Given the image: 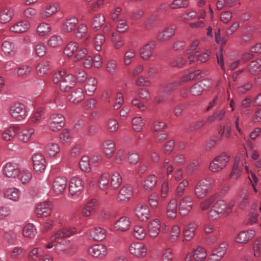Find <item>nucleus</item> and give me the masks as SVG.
I'll use <instances>...</instances> for the list:
<instances>
[{
	"instance_id": "48",
	"label": "nucleus",
	"mask_w": 261,
	"mask_h": 261,
	"mask_svg": "<svg viewBox=\"0 0 261 261\" xmlns=\"http://www.w3.org/2000/svg\"><path fill=\"white\" fill-rule=\"evenodd\" d=\"M15 45L12 42L5 41L2 45L3 51L7 55H13L15 52Z\"/></svg>"
},
{
	"instance_id": "20",
	"label": "nucleus",
	"mask_w": 261,
	"mask_h": 261,
	"mask_svg": "<svg viewBox=\"0 0 261 261\" xmlns=\"http://www.w3.org/2000/svg\"><path fill=\"white\" fill-rule=\"evenodd\" d=\"M160 227V221L158 219H154L149 222L147 224V231L149 237L151 238L156 237L159 233Z\"/></svg>"
},
{
	"instance_id": "53",
	"label": "nucleus",
	"mask_w": 261,
	"mask_h": 261,
	"mask_svg": "<svg viewBox=\"0 0 261 261\" xmlns=\"http://www.w3.org/2000/svg\"><path fill=\"white\" fill-rule=\"evenodd\" d=\"M185 82L182 81V76L178 81L167 84L164 88L165 92H168L176 89L179 86L182 85Z\"/></svg>"
},
{
	"instance_id": "29",
	"label": "nucleus",
	"mask_w": 261,
	"mask_h": 261,
	"mask_svg": "<svg viewBox=\"0 0 261 261\" xmlns=\"http://www.w3.org/2000/svg\"><path fill=\"white\" fill-rule=\"evenodd\" d=\"M34 133V129L32 127L24 128L21 132H19L17 134L18 140L22 143H27L30 141Z\"/></svg>"
},
{
	"instance_id": "61",
	"label": "nucleus",
	"mask_w": 261,
	"mask_h": 261,
	"mask_svg": "<svg viewBox=\"0 0 261 261\" xmlns=\"http://www.w3.org/2000/svg\"><path fill=\"white\" fill-rule=\"evenodd\" d=\"M227 246L228 244L226 242H222L219 245V246L216 247L213 250L212 252L223 257L226 253Z\"/></svg>"
},
{
	"instance_id": "19",
	"label": "nucleus",
	"mask_w": 261,
	"mask_h": 261,
	"mask_svg": "<svg viewBox=\"0 0 261 261\" xmlns=\"http://www.w3.org/2000/svg\"><path fill=\"white\" fill-rule=\"evenodd\" d=\"M59 5L57 3H50L41 10L39 15L43 19L48 18L55 14L58 10Z\"/></svg>"
},
{
	"instance_id": "9",
	"label": "nucleus",
	"mask_w": 261,
	"mask_h": 261,
	"mask_svg": "<svg viewBox=\"0 0 261 261\" xmlns=\"http://www.w3.org/2000/svg\"><path fill=\"white\" fill-rule=\"evenodd\" d=\"M175 31L174 27L171 25L167 26L159 30L156 35V39L160 42H167L175 35Z\"/></svg>"
},
{
	"instance_id": "14",
	"label": "nucleus",
	"mask_w": 261,
	"mask_h": 261,
	"mask_svg": "<svg viewBox=\"0 0 261 261\" xmlns=\"http://www.w3.org/2000/svg\"><path fill=\"white\" fill-rule=\"evenodd\" d=\"M67 179L64 176H58L53 183V189L54 192L60 195L63 194L67 187Z\"/></svg>"
},
{
	"instance_id": "60",
	"label": "nucleus",
	"mask_w": 261,
	"mask_h": 261,
	"mask_svg": "<svg viewBox=\"0 0 261 261\" xmlns=\"http://www.w3.org/2000/svg\"><path fill=\"white\" fill-rule=\"evenodd\" d=\"M4 238L8 243L14 244L17 240V234L13 230H9L4 233Z\"/></svg>"
},
{
	"instance_id": "28",
	"label": "nucleus",
	"mask_w": 261,
	"mask_h": 261,
	"mask_svg": "<svg viewBox=\"0 0 261 261\" xmlns=\"http://www.w3.org/2000/svg\"><path fill=\"white\" fill-rule=\"evenodd\" d=\"M177 201L175 198L172 199L166 207L167 217L170 219H174L177 215Z\"/></svg>"
},
{
	"instance_id": "30",
	"label": "nucleus",
	"mask_w": 261,
	"mask_h": 261,
	"mask_svg": "<svg viewBox=\"0 0 261 261\" xmlns=\"http://www.w3.org/2000/svg\"><path fill=\"white\" fill-rule=\"evenodd\" d=\"M88 51L84 47H80L77 46V49H74L72 53H71L67 57L69 58L73 57L74 62H78L84 59L87 55Z\"/></svg>"
},
{
	"instance_id": "15",
	"label": "nucleus",
	"mask_w": 261,
	"mask_h": 261,
	"mask_svg": "<svg viewBox=\"0 0 261 261\" xmlns=\"http://www.w3.org/2000/svg\"><path fill=\"white\" fill-rule=\"evenodd\" d=\"M75 80L72 74H67L62 77L60 84L61 91L67 92L75 86Z\"/></svg>"
},
{
	"instance_id": "44",
	"label": "nucleus",
	"mask_w": 261,
	"mask_h": 261,
	"mask_svg": "<svg viewBox=\"0 0 261 261\" xmlns=\"http://www.w3.org/2000/svg\"><path fill=\"white\" fill-rule=\"evenodd\" d=\"M45 151L49 156H54L59 152L60 147L58 144L50 142L46 145Z\"/></svg>"
},
{
	"instance_id": "33",
	"label": "nucleus",
	"mask_w": 261,
	"mask_h": 261,
	"mask_svg": "<svg viewBox=\"0 0 261 261\" xmlns=\"http://www.w3.org/2000/svg\"><path fill=\"white\" fill-rule=\"evenodd\" d=\"M130 224L129 219L127 217H123L116 222L114 227L117 230L125 231L128 229Z\"/></svg>"
},
{
	"instance_id": "40",
	"label": "nucleus",
	"mask_w": 261,
	"mask_h": 261,
	"mask_svg": "<svg viewBox=\"0 0 261 261\" xmlns=\"http://www.w3.org/2000/svg\"><path fill=\"white\" fill-rule=\"evenodd\" d=\"M49 69L50 63L47 61H42L36 66L37 73L40 76H43L46 74Z\"/></svg>"
},
{
	"instance_id": "4",
	"label": "nucleus",
	"mask_w": 261,
	"mask_h": 261,
	"mask_svg": "<svg viewBox=\"0 0 261 261\" xmlns=\"http://www.w3.org/2000/svg\"><path fill=\"white\" fill-rule=\"evenodd\" d=\"M48 123L51 130L58 132L64 126L65 119L61 113H53L48 119Z\"/></svg>"
},
{
	"instance_id": "11",
	"label": "nucleus",
	"mask_w": 261,
	"mask_h": 261,
	"mask_svg": "<svg viewBox=\"0 0 261 261\" xmlns=\"http://www.w3.org/2000/svg\"><path fill=\"white\" fill-rule=\"evenodd\" d=\"M88 254L100 259L104 258L107 254V247L102 244H97L90 246L88 249Z\"/></svg>"
},
{
	"instance_id": "50",
	"label": "nucleus",
	"mask_w": 261,
	"mask_h": 261,
	"mask_svg": "<svg viewBox=\"0 0 261 261\" xmlns=\"http://www.w3.org/2000/svg\"><path fill=\"white\" fill-rule=\"evenodd\" d=\"M109 176L106 173L102 174L98 180V187L102 191L106 190L109 187Z\"/></svg>"
},
{
	"instance_id": "42",
	"label": "nucleus",
	"mask_w": 261,
	"mask_h": 261,
	"mask_svg": "<svg viewBox=\"0 0 261 261\" xmlns=\"http://www.w3.org/2000/svg\"><path fill=\"white\" fill-rule=\"evenodd\" d=\"M37 233V230L34 225L30 223L25 225L22 230V234L24 237L34 238Z\"/></svg>"
},
{
	"instance_id": "8",
	"label": "nucleus",
	"mask_w": 261,
	"mask_h": 261,
	"mask_svg": "<svg viewBox=\"0 0 261 261\" xmlns=\"http://www.w3.org/2000/svg\"><path fill=\"white\" fill-rule=\"evenodd\" d=\"M84 186L82 179L79 177H72L69 182V191L72 196L80 195L84 190Z\"/></svg>"
},
{
	"instance_id": "39",
	"label": "nucleus",
	"mask_w": 261,
	"mask_h": 261,
	"mask_svg": "<svg viewBox=\"0 0 261 261\" xmlns=\"http://www.w3.org/2000/svg\"><path fill=\"white\" fill-rule=\"evenodd\" d=\"M14 10L12 8L8 7L4 9L0 14V21L2 23L9 22L13 15Z\"/></svg>"
},
{
	"instance_id": "25",
	"label": "nucleus",
	"mask_w": 261,
	"mask_h": 261,
	"mask_svg": "<svg viewBox=\"0 0 261 261\" xmlns=\"http://www.w3.org/2000/svg\"><path fill=\"white\" fill-rule=\"evenodd\" d=\"M68 100L73 103H77L84 99V93L82 88H77L67 96Z\"/></svg>"
},
{
	"instance_id": "38",
	"label": "nucleus",
	"mask_w": 261,
	"mask_h": 261,
	"mask_svg": "<svg viewBox=\"0 0 261 261\" xmlns=\"http://www.w3.org/2000/svg\"><path fill=\"white\" fill-rule=\"evenodd\" d=\"M30 24L27 21H19L11 26L10 30L14 33H21L27 31L29 28Z\"/></svg>"
},
{
	"instance_id": "21",
	"label": "nucleus",
	"mask_w": 261,
	"mask_h": 261,
	"mask_svg": "<svg viewBox=\"0 0 261 261\" xmlns=\"http://www.w3.org/2000/svg\"><path fill=\"white\" fill-rule=\"evenodd\" d=\"M4 197L14 202L19 201L21 196V191L19 189L12 187L6 188L4 191Z\"/></svg>"
},
{
	"instance_id": "57",
	"label": "nucleus",
	"mask_w": 261,
	"mask_h": 261,
	"mask_svg": "<svg viewBox=\"0 0 261 261\" xmlns=\"http://www.w3.org/2000/svg\"><path fill=\"white\" fill-rule=\"evenodd\" d=\"M188 6V2L186 0H173L169 5L171 9H176L186 8Z\"/></svg>"
},
{
	"instance_id": "12",
	"label": "nucleus",
	"mask_w": 261,
	"mask_h": 261,
	"mask_svg": "<svg viewBox=\"0 0 261 261\" xmlns=\"http://www.w3.org/2000/svg\"><path fill=\"white\" fill-rule=\"evenodd\" d=\"M156 46V42L150 40L140 49V55L144 60H148L152 56L153 49Z\"/></svg>"
},
{
	"instance_id": "5",
	"label": "nucleus",
	"mask_w": 261,
	"mask_h": 261,
	"mask_svg": "<svg viewBox=\"0 0 261 261\" xmlns=\"http://www.w3.org/2000/svg\"><path fill=\"white\" fill-rule=\"evenodd\" d=\"M229 156L225 153H223L216 156L210 163V170L213 172H216L221 170L227 165L229 161Z\"/></svg>"
},
{
	"instance_id": "3",
	"label": "nucleus",
	"mask_w": 261,
	"mask_h": 261,
	"mask_svg": "<svg viewBox=\"0 0 261 261\" xmlns=\"http://www.w3.org/2000/svg\"><path fill=\"white\" fill-rule=\"evenodd\" d=\"M211 188L210 178L202 179L196 183L194 188V194L197 198H203L209 193Z\"/></svg>"
},
{
	"instance_id": "43",
	"label": "nucleus",
	"mask_w": 261,
	"mask_h": 261,
	"mask_svg": "<svg viewBox=\"0 0 261 261\" xmlns=\"http://www.w3.org/2000/svg\"><path fill=\"white\" fill-rule=\"evenodd\" d=\"M248 70L253 75L258 74L261 71V59L251 61L249 64Z\"/></svg>"
},
{
	"instance_id": "37",
	"label": "nucleus",
	"mask_w": 261,
	"mask_h": 261,
	"mask_svg": "<svg viewBox=\"0 0 261 261\" xmlns=\"http://www.w3.org/2000/svg\"><path fill=\"white\" fill-rule=\"evenodd\" d=\"M25 252L24 249L20 246L12 247L9 250V254L13 259H21Z\"/></svg>"
},
{
	"instance_id": "6",
	"label": "nucleus",
	"mask_w": 261,
	"mask_h": 261,
	"mask_svg": "<svg viewBox=\"0 0 261 261\" xmlns=\"http://www.w3.org/2000/svg\"><path fill=\"white\" fill-rule=\"evenodd\" d=\"M129 251L132 255L137 258L142 259L147 255V248L142 242H134L129 246Z\"/></svg>"
},
{
	"instance_id": "7",
	"label": "nucleus",
	"mask_w": 261,
	"mask_h": 261,
	"mask_svg": "<svg viewBox=\"0 0 261 261\" xmlns=\"http://www.w3.org/2000/svg\"><path fill=\"white\" fill-rule=\"evenodd\" d=\"M194 205V199L190 195L184 197L179 203V211L181 216H186L191 211Z\"/></svg>"
},
{
	"instance_id": "63",
	"label": "nucleus",
	"mask_w": 261,
	"mask_h": 261,
	"mask_svg": "<svg viewBox=\"0 0 261 261\" xmlns=\"http://www.w3.org/2000/svg\"><path fill=\"white\" fill-rule=\"evenodd\" d=\"M202 85L203 84L201 82L194 84L191 89V94L194 96L200 95L204 90Z\"/></svg>"
},
{
	"instance_id": "51",
	"label": "nucleus",
	"mask_w": 261,
	"mask_h": 261,
	"mask_svg": "<svg viewBox=\"0 0 261 261\" xmlns=\"http://www.w3.org/2000/svg\"><path fill=\"white\" fill-rule=\"evenodd\" d=\"M34 49L35 54L40 57L44 56L46 53V47L44 43L42 42L35 44L34 46Z\"/></svg>"
},
{
	"instance_id": "45",
	"label": "nucleus",
	"mask_w": 261,
	"mask_h": 261,
	"mask_svg": "<svg viewBox=\"0 0 261 261\" xmlns=\"http://www.w3.org/2000/svg\"><path fill=\"white\" fill-rule=\"evenodd\" d=\"M206 257V252L201 246L197 247L194 250L193 258L195 261H204Z\"/></svg>"
},
{
	"instance_id": "56",
	"label": "nucleus",
	"mask_w": 261,
	"mask_h": 261,
	"mask_svg": "<svg viewBox=\"0 0 261 261\" xmlns=\"http://www.w3.org/2000/svg\"><path fill=\"white\" fill-rule=\"evenodd\" d=\"M189 185V181L187 179H183L181 181H180L175 190V194L177 197H181L183 195L185 190L187 187Z\"/></svg>"
},
{
	"instance_id": "23",
	"label": "nucleus",
	"mask_w": 261,
	"mask_h": 261,
	"mask_svg": "<svg viewBox=\"0 0 261 261\" xmlns=\"http://www.w3.org/2000/svg\"><path fill=\"white\" fill-rule=\"evenodd\" d=\"M79 20L76 17L67 18L64 20L62 22V29L65 32H71L74 30Z\"/></svg>"
},
{
	"instance_id": "31",
	"label": "nucleus",
	"mask_w": 261,
	"mask_h": 261,
	"mask_svg": "<svg viewBox=\"0 0 261 261\" xmlns=\"http://www.w3.org/2000/svg\"><path fill=\"white\" fill-rule=\"evenodd\" d=\"M97 207V201L96 199H91L83 207L82 214L85 217H88L92 214Z\"/></svg>"
},
{
	"instance_id": "2",
	"label": "nucleus",
	"mask_w": 261,
	"mask_h": 261,
	"mask_svg": "<svg viewBox=\"0 0 261 261\" xmlns=\"http://www.w3.org/2000/svg\"><path fill=\"white\" fill-rule=\"evenodd\" d=\"M9 115L16 121H21L25 119L27 112L25 106L19 102L11 104L9 108Z\"/></svg>"
},
{
	"instance_id": "36",
	"label": "nucleus",
	"mask_w": 261,
	"mask_h": 261,
	"mask_svg": "<svg viewBox=\"0 0 261 261\" xmlns=\"http://www.w3.org/2000/svg\"><path fill=\"white\" fill-rule=\"evenodd\" d=\"M122 182V177L119 172L115 171L111 174V186L114 190L117 189Z\"/></svg>"
},
{
	"instance_id": "17",
	"label": "nucleus",
	"mask_w": 261,
	"mask_h": 261,
	"mask_svg": "<svg viewBox=\"0 0 261 261\" xmlns=\"http://www.w3.org/2000/svg\"><path fill=\"white\" fill-rule=\"evenodd\" d=\"M20 131L17 125H12L6 129L2 134L3 141L8 142L12 141Z\"/></svg>"
},
{
	"instance_id": "62",
	"label": "nucleus",
	"mask_w": 261,
	"mask_h": 261,
	"mask_svg": "<svg viewBox=\"0 0 261 261\" xmlns=\"http://www.w3.org/2000/svg\"><path fill=\"white\" fill-rule=\"evenodd\" d=\"M133 127L134 130L137 132H141L144 126V123L140 117L134 118L132 120Z\"/></svg>"
},
{
	"instance_id": "18",
	"label": "nucleus",
	"mask_w": 261,
	"mask_h": 261,
	"mask_svg": "<svg viewBox=\"0 0 261 261\" xmlns=\"http://www.w3.org/2000/svg\"><path fill=\"white\" fill-rule=\"evenodd\" d=\"M36 214L38 218L46 217L51 214L50 203L48 201L40 203L36 210Z\"/></svg>"
},
{
	"instance_id": "27",
	"label": "nucleus",
	"mask_w": 261,
	"mask_h": 261,
	"mask_svg": "<svg viewBox=\"0 0 261 261\" xmlns=\"http://www.w3.org/2000/svg\"><path fill=\"white\" fill-rule=\"evenodd\" d=\"M133 194V188L129 186H125L120 189L118 198L120 201H125L129 199Z\"/></svg>"
},
{
	"instance_id": "10",
	"label": "nucleus",
	"mask_w": 261,
	"mask_h": 261,
	"mask_svg": "<svg viewBox=\"0 0 261 261\" xmlns=\"http://www.w3.org/2000/svg\"><path fill=\"white\" fill-rule=\"evenodd\" d=\"M134 211L136 216L141 221L145 222L150 217V210L146 203H140L138 204Z\"/></svg>"
},
{
	"instance_id": "59",
	"label": "nucleus",
	"mask_w": 261,
	"mask_h": 261,
	"mask_svg": "<svg viewBox=\"0 0 261 261\" xmlns=\"http://www.w3.org/2000/svg\"><path fill=\"white\" fill-rule=\"evenodd\" d=\"M106 127L110 132L114 133L118 130L119 125L117 121L115 119L110 118L108 119L106 122Z\"/></svg>"
},
{
	"instance_id": "55",
	"label": "nucleus",
	"mask_w": 261,
	"mask_h": 261,
	"mask_svg": "<svg viewBox=\"0 0 261 261\" xmlns=\"http://www.w3.org/2000/svg\"><path fill=\"white\" fill-rule=\"evenodd\" d=\"M136 52L133 49H129L124 54L123 62L126 66L129 65L135 58Z\"/></svg>"
},
{
	"instance_id": "46",
	"label": "nucleus",
	"mask_w": 261,
	"mask_h": 261,
	"mask_svg": "<svg viewBox=\"0 0 261 261\" xmlns=\"http://www.w3.org/2000/svg\"><path fill=\"white\" fill-rule=\"evenodd\" d=\"M17 176L19 180L23 184L28 183L32 178L31 172L27 169H23L19 172Z\"/></svg>"
},
{
	"instance_id": "22",
	"label": "nucleus",
	"mask_w": 261,
	"mask_h": 261,
	"mask_svg": "<svg viewBox=\"0 0 261 261\" xmlns=\"http://www.w3.org/2000/svg\"><path fill=\"white\" fill-rule=\"evenodd\" d=\"M4 175L8 177H15L19 172L18 165L8 163L3 168Z\"/></svg>"
},
{
	"instance_id": "32",
	"label": "nucleus",
	"mask_w": 261,
	"mask_h": 261,
	"mask_svg": "<svg viewBox=\"0 0 261 261\" xmlns=\"http://www.w3.org/2000/svg\"><path fill=\"white\" fill-rule=\"evenodd\" d=\"M157 182V178L154 174L150 175L144 178L142 183L143 189L146 191H150L155 187Z\"/></svg>"
},
{
	"instance_id": "16",
	"label": "nucleus",
	"mask_w": 261,
	"mask_h": 261,
	"mask_svg": "<svg viewBox=\"0 0 261 261\" xmlns=\"http://www.w3.org/2000/svg\"><path fill=\"white\" fill-rule=\"evenodd\" d=\"M33 167L36 172H42L46 168V162L43 155L40 153L34 154L32 157Z\"/></svg>"
},
{
	"instance_id": "26",
	"label": "nucleus",
	"mask_w": 261,
	"mask_h": 261,
	"mask_svg": "<svg viewBox=\"0 0 261 261\" xmlns=\"http://www.w3.org/2000/svg\"><path fill=\"white\" fill-rule=\"evenodd\" d=\"M255 234L253 230L241 231L236 238V241L239 243H246L254 237Z\"/></svg>"
},
{
	"instance_id": "64",
	"label": "nucleus",
	"mask_w": 261,
	"mask_h": 261,
	"mask_svg": "<svg viewBox=\"0 0 261 261\" xmlns=\"http://www.w3.org/2000/svg\"><path fill=\"white\" fill-rule=\"evenodd\" d=\"M180 234V229L178 225H174L172 227L170 231L169 239L170 241L173 242L177 240Z\"/></svg>"
},
{
	"instance_id": "41",
	"label": "nucleus",
	"mask_w": 261,
	"mask_h": 261,
	"mask_svg": "<svg viewBox=\"0 0 261 261\" xmlns=\"http://www.w3.org/2000/svg\"><path fill=\"white\" fill-rule=\"evenodd\" d=\"M106 22V18L103 15L97 14L93 17L91 23L92 27L98 30Z\"/></svg>"
},
{
	"instance_id": "13",
	"label": "nucleus",
	"mask_w": 261,
	"mask_h": 261,
	"mask_svg": "<svg viewBox=\"0 0 261 261\" xmlns=\"http://www.w3.org/2000/svg\"><path fill=\"white\" fill-rule=\"evenodd\" d=\"M89 239L91 240L100 242L106 237V231L100 227H95L88 230Z\"/></svg>"
},
{
	"instance_id": "54",
	"label": "nucleus",
	"mask_w": 261,
	"mask_h": 261,
	"mask_svg": "<svg viewBox=\"0 0 261 261\" xmlns=\"http://www.w3.org/2000/svg\"><path fill=\"white\" fill-rule=\"evenodd\" d=\"M41 248L34 247L29 252L28 259L30 261H37L41 256Z\"/></svg>"
},
{
	"instance_id": "24",
	"label": "nucleus",
	"mask_w": 261,
	"mask_h": 261,
	"mask_svg": "<svg viewBox=\"0 0 261 261\" xmlns=\"http://www.w3.org/2000/svg\"><path fill=\"white\" fill-rule=\"evenodd\" d=\"M97 81L94 76L89 77L85 85V92L88 96H92L97 88Z\"/></svg>"
},
{
	"instance_id": "49",
	"label": "nucleus",
	"mask_w": 261,
	"mask_h": 261,
	"mask_svg": "<svg viewBox=\"0 0 261 261\" xmlns=\"http://www.w3.org/2000/svg\"><path fill=\"white\" fill-rule=\"evenodd\" d=\"M50 32V27L48 23L42 22L37 27V32L41 37L48 35Z\"/></svg>"
},
{
	"instance_id": "35",
	"label": "nucleus",
	"mask_w": 261,
	"mask_h": 261,
	"mask_svg": "<svg viewBox=\"0 0 261 261\" xmlns=\"http://www.w3.org/2000/svg\"><path fill=\"white\" fill-rule=\"evenodd\" d=\"M196 228L197 225L194 223H190L185 227L184 236L186 240L190 241L194 237Z\"/></svg>"
},
{
	"instance_id": "1",
	"label": "nucleus",
	"mask_w": 261,
	"mask_h": 261,
	"mask_svg": "<svg viewBox=\"0 0 261 261\" xmlns=\"http://www.w3.org/2000/svg\"><path fill=\"white\" fill-rule=\"evenodd\" d=\"M233 206V201L226 203L224 200H219L213 205L208 213V218L210 220L214 221L221 216H227L231 213Z\"/></svg>"
},
{
	"instance_id": "34",
	"label": "nucleus",
	"mask_w": 261,
	"mask_h": 261,
	"mask_svg": "<svg viewBox=\"0 0 261 261\" xmlns=\"http://www.w3.org/2000/svg\"><path fill=\"white\" fill-rule=\"evenodd\" d=\"M103 150L108 158L113 156L115 151V144L112 140H107L102 144Z\"/></svg>"
},
{
	"instance_id": "47",
	"label": "nucleus",
	"mask_w": 261,
	"mask_h": 261,
	"mask_svg": "<svg viewBox=\"0 0 261 261\" xmlns=\"http://www.w3.org/2000/svg\"><path fill=\"white\" fill-rule=\"evenodd\" d=\"M32 68L27 65H22L15 70V74L19 77L28 76L31 72Z\"/></svg>"
},
{
	"instance_id": "58",
	"label": "nucleus",
	"mask_w": 261,
	"mask_h": 261,
	"mask_svg": "<svg viewBox=\"0 0 261 261\" xmlns=\"http://www.w3.org/2000/svg\"><path fill=\"white\" fill-rule=\"evenodd\" d=\"M133 236L138 240H142L146 236V232L144 228L139 225H136L134 227Z\"/></svg>"
},
{
	"instance_id": "52",
	"label": "nucleus",
	"mask_w": 261,
	"mask_h": 261,
	"mask_svg": "<svg viewBox=\"0 0 261 261\" xmlns=\"http://www.w3.org/2000/svg\"><path fill=\"white\" fill-rule=\"evenodd\" d=\"M202 76V73L199 70L193 71L188 74H185L182 76V81L185 83L191 80H197Z\"/></svg>"
}]
</instances>
